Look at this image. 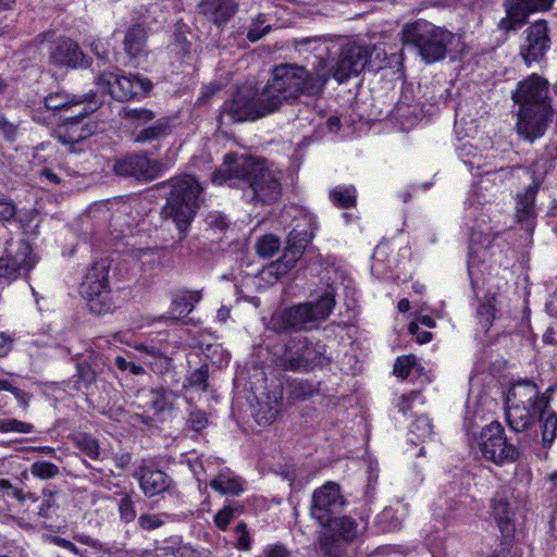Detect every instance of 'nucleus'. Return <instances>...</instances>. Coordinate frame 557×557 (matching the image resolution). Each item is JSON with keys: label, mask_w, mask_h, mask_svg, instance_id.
Returning <instances> with one entry per match:
<instances>
[{"label": "nucleus", "mask_w": 557, "mask_h": 557, "mask_svg": "<svg viewBox=\"0 0 557 557\" xmlns=\"http://www.w3.org/2000/svg\"><path fill=\"white\" fill-rule=\"evenodd\" d=\"M298 50L312 57L306 58L312 70L302 65L284 63L274 67L272 78L261 91L252 87H240L226 101L221 113V122L230 123L256 121L275 112L286 102L290 103L300 96L320 98L331 76L339 84L350 76L361 73L370 60L369 47L357 42L346 44L333 64L332 55L336 54V45L320 38L304 40Z\"/></svg>", "instance_id": "obj_1"}, {"label": "nucleus", "mask_w": 557, "mask_h": 557, "mask_svg": "<svg viewBox=\"0 0 557 557\" xmlns=\"http://www.w3.org/2000/svg\"><path fill=\"white\" fill-rule=\"evenodd\" d=\"M541 393L535 382L529 379L512 382L505 400L506 422L516 433L529 431L537 420L542 442L549 447L557 436V413L550 407V397Z\"/></svg>", "instance_id": "obj_2"}, {"label": "nucleus", "mask_w": 557, "mask_h": 557, "mask_svg": "<svg viewBox=\"0 0 557 557\" xmlns=\"http://www.w3.org/2000/svg\"><path fill=\"white\" fill-rule=\"evenodd\" d=\"M281 175L263 159L227 153L221 168L212 174V181L215 184H236L238 181L248 186L244 193L248 201L271 205L282 195Z\"/></svg>", "instance_id": "obj_3"}, {"label": "nucleus", "mask_w": 557, "mask_h": 557, "mask_svg": "<svg viewBox=\"0 0 557 557\" xmlns=\"http://www.w3.org/2000/svg\"><path fill=\"white\" fill-rule=\"evenodd\" d=\"M169 187L162 215L171 220L184 233L188 230L199 208L201 186L191 175H181L162 184Z\"/></svg>", "instance_id": "obj_4"}, {"label": "nucleus", "mask_w": 557, "mask_h": 557, "mask_svg": "<svg viewBox=\"0 0 557 557\" xmlns=\"http://www.w3.org/2000/svg\"><path fill=\"white\" fill-rule=\"evenodd\" d=\"M334 307L335 294L329 288L314 301L299 304L275 313L271 319L272 329L277 333L317 329L330 317Z\"/></svg>", "instance_id": "obj_5"}, {"label": "nucleus", "mask_w": 557, "mask_h": 557, "mask_svg": "<svg viewBox=\"0 0 557 557\" xmlns=\"http://www.w3.org/2000/svg\"><path fill=\"white\" fill-rule=\"evenodd\" d=\"M403 40L411 45L425 63L431 64L445 59L455 35L425 20H419L404 27Z\"/></svg>", "instance_id": "obj_6"}, {"label": "nucleus", "mask_w": 557, "mask_h": 557, "mask_svg": "<svg viewBox=\"0 0 557 557\" xmlns=\"http://www.w3.org/2000/svg\"><path fill=\"white\" fill-rule=\"evenodd\" d=\"M275 364L284 371L306 372L315 367H325L330 363L326 356V345L322 342H312L306 336L289 338L275 352Z\"/></svg>", "instance_id": "obj_7"}, {"label": "nucleus", "mask_w": 557, "mask_h": 557, "mask_svg": "<svg viewBox=\"0 0 557 557\" xmlns=\"http://www.w3.org/2000/svg\"><path fill=\"white\" fill-rule=\"evenodd\" d=\"M478 446L482 457L496 466L512 463L520 455L518 448L508 442L505 429L498 421L481 430Z\"/></svg>", "instance_id": "obj_8"}, {"label": "nucleus", "mask_w": 557, "mask_h": 557, "mask_svg": "<svg viewBox=\"0 0 557 557\" xmlns=\"http://www.w3.org/2000/svg\"><path fill=\"white\" fill-rule=\"evenodd\" d=\"M97 85L116 101H128L147 95L152 83L138 75H122L120 71H103L97 76Z\"/></svg>", "instance_id": "obj_9"}, {"label": "nucleus", "mask_w": 557, "mask_h": 557, "mask_svg": "<svg viewBox=\"0 0 557 557\" xmlns=\"http://www.w3.org/2000/svg\"><path fill=\"white\" fill-rule=\"evenodd\" d=\"M162 166L160 161L150 159L147 153L134 152L116 158L112 169L117 176L150 182L158 177Z\"/></svg>", "instance_id": "obj_10"}, {"label": "nucleus", "mask_w": 557, "mask_h": 557, "mask_svg": "<svg viewBox=\"0 0 557 557\" xmlns=\"http://www.w3.org/2000/svg\"><path fill=\"white\" fill-rule=\"evenodd\" d=\"M344 506L345 500L341 494L339 485L327 482L313 492L310 513L321 525H326L333 517L341 513Z\"/></svg>", "instance_id": "obj_11"}, {"label": "nucleus", "mask_w": 557, "mask_h": 557, "mask_svg": "<svg viewBox=\"0 0 557 557\" xmlns=\"http://www.w3.org/2000/svg\"><path fill=\"white\" fill-rule=\"evenodd\" d=\"M548 94V81L537 74H532L518 84L512 94V100L519 104V109H535L546 106L553 108Z\"/></svg>", "instance_id": "obj_12"}, {"label": "nucleus", "mask_w": 557, "mask_h": 557, "mask_svg": "<svg viewBox=\"0 0 557 557\" xmlns=\"http://www.w3.org/2000/svg\"><path fill=\"white\" fill-rule=\"evenodd\" d=\"M523 41L520 45V55L530 65L541 62L550 48L547 22L539 20L523 32Z\"/></svg>", "instance_id": "obj_13"}, {"label": "nucleus", "mask_w": 557, "mask_h": 557, "mask_svg": "<svg viewBox=\"0 0 557 557\" xmlns=\"http://www.w3.org/2000/svg\"><path fill=\"white\" fill-rule=\"evenodd\" d=\"M554 119L553 108L519 109L516 125L520 137L529 143L542 137Z\"/></svg>", "instance_id": "obj_14"}, {"label": "nucleus", "mask_w": 557, "mask_h": 557, "mask_svg": "<svg viewBox=\"0 0 557 557\" xmlns=\"http://www.w3.org/2000/svg\"><path fill=\"white\" fill-rule=\"evenodd\" d=\"M95 109L96 103H94V107L88 104V109L85 107L83 111L78 112L76 115L67 117L54 129L53 136L61 144L70 147L88 138L96 132L97 126L94 123L86 122L85 117Z\"/></svg>", "instance_id": "obj_15"}, {"label": "nucleus", "mask_w": 557, "mask_h": 557, "mask_svg": "<svg viewBox=\"0 0 557 557\" xmlns=\"http://www.w3.org/2000/svg\"><path fill=\"white\" fill-rule=\"evenodd\" d=\"M35 263L29 244L22 240L17 244L15 251L7 249L5 255L0 258V277L9 281L16 280L29 273Z\"/></svg>", "instance_id": "obj_16"}, {"label": "nucleus", "mask_w": 557, "mask_h": 557, "mask_svg": "<svg viewBox=\"0 0 557 557\" xmlns=\"http://www.w3.org/2000/svg\"><path fill=\"white\" fill-rule=\"evenodd\" d=\"M109 261L101 259L96 261L85 274L84 281L81 284V294L89 298L91 301L90 308L95 310L96 298L101 297L109 290Z\"/></svg>", "instance_id": "obj_17"}, {"label": "nucleus", "mask_w": 557, "mask_h": 557, "mask_svg": "<svg viewBox=\"0 0 557 557\" xmlns=\"http://www.w3.org/2000/svg\"><path fill=\"white\" fill-rule=\"evenodd\" d=\"M313 234L307 226L300 227L297 225L293 228L287 237V245L284 249L283 256L278 260L277 268L283 267L284 270L293 268L296 261L302 256L306 246L312 239Z\"/></svg>", "instance_id": "obj_18"}, {"label": "nucleus", "mask_w": 557, "mask_h": 557, "mask_svg": "<svg viewBox=\"0 0 557 557\" xmlns=\"http://www.w3.org/2000/svg\"><path fill=\"white\" fill-rule=\"evenodd\" d=\"M134 476L138 480L143 493L148 497L168 492L174 484L172 478L165 472L146 466L139 467Z\"/></svg>", "instance_id": "obj_19"}, {"label": "nucleus", "mask_w": 557, "mask_h": 557, "mask_svg": "<svg viewBox=\"0 0 557 557\" xmlns=\"http://www.w3.org/2000/svg\"><path fill=\"white\" fill-rule=\"evenodd\" d=\"M199 12L218 27L226 25L237 13L235 0H200Z\"/></svg>", "instance_id": "obj_20"}, {"label": "nucleus", "mask_w": 557, "mask_h": 557, "mask_svg": "<svg viewBox=\"0 0 557 557\" xmlns=\"http://www.w3.org/2000/svg\"><path fill=\"white\" fill-rule=\"evenodd\" d=\"M51 62L70 66H87V60L78 45L72 39H60L53 44L50 51Z\"/></svg>", "instance_id": "obj_21"}, {"label": "nucleus", "mask_w": 557, "mask_h": 557, "mask_svg": "<svg viewBox=\"0 0 557 557\" xmlns=\"http://www.w3.org/2000/svg\"><path fill=\"white\" fill-rule=\"evenodd\" d=\"M490 508L503 536H511L515 532L516 512L504 492H497L494 495Z\"/></svg>", "instance_id": "obj_22"}, {"label": "nucleus", "mask_w": 557, "mask_h": 557, "mask_svg": "<svg viewBox=\"0 0 557 557\" xmlns=\"http://www.w3.org/2000/svg\"><path fill=\"white\" fill-rule=\"evenodd\" d=\"M283 392L281 388L268 393L267 401L260 404L256 419L260 425L272 423L281 412Z\"/></svg>", "instance_id": "obj_23"}, {"label": "nucleus", "mask_w": 557, "mask_h": 557, "mask_svg": "<svg viewBox=\"0 0 557 557\" xmlns=\"http://www.w3.org/2000/svg\"><path fill=\"white\" fill-rule=\"evenodd\" d=\"M210 486L222 495L239 496L244 492L243 480L230 471H223L211 480Z\"/></svg>", "instance_id": "obj_24"}, {"label": "nucleus", "mask_w": 557, "mask_h": 557, "mask_svg": "<svg viewBox=\"0 0 557 557\" xmlns=\"http://www.w3.org/2000/svg\"><path fill=\"white\" fill-rule=\"evenodd\" d=\"M325 530L342 539L343 542H351L358 535V524L349 517H333L332 521L323 525Z\"/></svg>", "instance_id": "obj_25"}, {"label": "nucleus", "mask_w": 557, "mask_h": 557, "mask_svg": "<svg viewBox=\"0 0 557 557\" xmlns=\"http://www.w3.org/2000/svg\"><path fill=\"white\" fill-rule=\"evenodd\" d=\"M555 0H513L509 5V13L518 21H525L533 12L549 10Z\"/></svg>", "instance_id": "obj_26"}, {"label": "nucleus", "mask_w": 557, "mask_h": 557, "mask_svg": "<svg viewBox=\"0 0 557 557\" xmlns=\"http://www.w3.org/2000/svg\"><path fill=\"white\" fill-rule=\"evenodd\" d=\"M147 41V32L143 25L136 24L129 27L124 37V50L132 57L136 58L145 49Z\"/></svg>", "instance_id": "obj_27"}, {"label": "nucleus", "mask_w": 557, "mask_h": 557, "mask_svg": "<svg viewBox=\"0 0 557 557\" xmlns=\"http://www.w3.org/2000/svg\"><path fill=\"white\" fill-rule=\"evenodd\" d=\"M171 134L170 120L168 117L157 120L152 125L138 132L134 141L137 144H146L160 140Z\"/></svg>", "instance_id": "obj_28"}, {"label": "nucleus", "mask_w": 557, "mask_h": 557, "mask_svg": "<svg viewBox=\"0 0 557 557\" xmlns=\"http://www.w3.org/2000/svg\"><path fill=\"white\" fill-rule=\"evenodd\" d=\"M176 398L173 391L160 387L150 391L148 405L156 413H162L172 410Z\"/></svg>", "instance_id": "obj_29"}, {"label": "nucleus", "mask_w": 557, "mask_h": 557, "mask_svg": "<svg viewBox=\"0 0 557 557\" xmlns=\"http://www.w3.org/2000/svg\"><path fill=\"white\" fill-rule=\"evenodd\" d=\"M198 292H181L172 300V314L177 319L188 315L200 300Z\"/></svg>", "instance_id": "obj_30"}, {"label": "nucleus", "mask_w": 557, "mask_h": 557, "mask_svg": "<svg viewBox=\"0 0 557 557\" xmlns=\"http://www.w3.org/2000/svg\"><path fill=\"white\" fill-rule=\"evenodd\" d=\"M84 101V96L70 95L64 91H59L48 95L45 98L44 103L48 110L58 111L69 109L76 104H81Z\"/></svg>", "instance_id": "obj_31"}, {"label": "nucleus", "mask_w": 557, "mask_h": 557, "mask_svg": "<svg viewBox=\"0 0 557 557\" xmlns=\"http://www.w3.org/2000/svg\"><path fill=\"white\" fill-rule=\"evenodd\" d=\"M536 187L529 186L523 195H518L517 216L519 221L528 220L533 215Z\"/></svg>", "instance_id": "obj_32"}, {"label": "nucleus", "mask_w": 557, "mask_h": 557, "mask_svg": "<svg viewBox=\"0 0 557 557\" xmlns=\"http://www.w3.org/2000/svg\"><path fill=\"white\" fill-rule=\"evenodd\" d=\"M73 444L91 459H98L100 454L99 442L94 436L81 433L73 437Z\"/></svg>", "instance_id": "obj_33"}, {"label": "nucleus", "mask_w": 557, "mask_h": 557, "mask_svg": "<svg viewBox=\"0 0 557 557\" xmlns=\"http://www.w3.org/2000/svg\"><path fill=\"white\" fill-rule=\"evenodd\" d=\"M343 543L342 539L335 536L327 530H324L320 540L321 549L329 557H341L344 554Z\"/></svg>", "instance_id": "obj_34"}, {"label": "nucleus", "mask_w": 557, "mask_h": 557, "mask_svg": "<svg viewBox=\"0 0 557 557\" xmlns=\"http://www.w3.org/2000/svg\"><path fill=\"white\" fill-rule=\"evenodd\" d=\"M77 380L75 381L77 389L89 388L97 380L96 370L88 362H79L76 367Z\"/></svg>", "instance_id": "obj_35"}, {"label": "nucleus", "mask_w": 557, "mask_h": 557, "mask_svg": "<svg viewBox=\"0 0 557 557\" xmlns=\"http://www.w3.org/2000/svg\"><path fill=\"white\" fill-rule=\"evenodd\" d=\"M122 116L123 119L132 123H137L138 125L146 124L156 117L154 113L149 109L131 107H125L123 109Z\"/></svg>", "instance_id": "obj_36"}, {"label": "nucleus", "mask_w": 557, "mask_h": 557, "mask_svg": "<svg viewBox=\"0 0 557 557\" xmlns=\"http://www.w3.org/2000/svg\"><path fill=\"white\" fill-rule=\"evenodd\" d=\"M30 473L38 479L50 480L60 474V469L52 462L39 460L30 466Z\"/></svg>", "instance_id": "obj_37"}, {"label": "nucleus", "mask_w": 557, "mask_h": 557, "mask_svg": "<svg viewBox=\"0 0 557 557\" xmlns=\"http://www.w3.org/2000/svg\"><path fill=\"white\" fill-rule=\"evenodd\" d=\"M280 239L274 235H265L257 244V252L262 258H272L278 251Z\"/></svg>", "instance_id": "obj_38"}, {"label": "nucleus", "mask_w": 557, "mask_h": 557, "mask_svg": "<svg viewBox=\"0 0 557 557\" xmlns=\"http://www.w3.org/2000/svg\"><path fill=\"white\" fill-rule=\"evenodd\" d=\"M34 431V425L14 418L0 420V433L28 434Z\"/></svg>", "instance_id": "obj_39"}, {"label": "nucleus", "mask_w": 557, "mask_h": 557, "mask_svg": "<svg viewBox=\"0 0 557 557\" xmlns=\"http://www.w3.org/2000/svg\"><path fill=\"white\" fill-rule=\"evenodd\" d=\"M332 201L341 208H351L356 202L354 188H335L331 191Z\"/></svg>", "instance_id": "obj_40"}, {"label": "nucleus", "mask_w": 557, "mask_h": 557, "mask_svg": "<svg viewBox=\"0 0 557 557\" xmlns=\"http://www.w3.org/2000/svg\"><path fill=\"white\" fill-rule=\"evenodd\" d=\"M289 394L294 399H305L315 393V386L308 381L294 380L288 385Z\"/></svg>", "instance_id": "obj_41"}, {"label": "nucleus", "mask_w": 557, "mask_h": 557, "mask_svg": "<svg viewBox=\"0 0 557 557\" xmlns=\"http://www.w3.org/2000/svg\"><path fill=\"white\" fill-rule=\"evenodd\" d=\"M242 508L233 506H224L214 516V523L220 530H226L231 521L235 518L236 513H240Z\"/></svg>", "instance_id": "obj_42"}, {"label": "nucleus", "mask_w": 557, "mask_h": 557, "mask_svg": "<svg viewBox=\"0 0 557 557\" xmlns=\"http://www.w3.org/2000/svg\"><path fill=\"white\" fill-rule=\"evenodd\" d=\"M411 433L418 438L424 440L433 434V424L429 417L421 416L411 425Z\"/></svg>", "instance_id": "obj_43"}, {"label": "nucleus", "mask_w": 557, "mask_h": 557, "mask_svg": "<svg viewBox=\"0 0 557 557\" xmlns=\"http://www.w3.org/2000/svg\"><path fill=\"white\" fill-rule=\"evenodd\" d=\"M119 512L121 519L126 523L132 522L136 518L134 502L128 494H125L119 502Z\"/></svg>", "instance_id": "obj_44"}, {"label": "nucleus", "mask_w": 557, "mask_h": 557, "mask_svg": "<svg viewBox=\"0 0 557 557\" xmlns=\"http://www.w3.org/2000/svg\"><path fill=\"white\" fill-rule=\"evenodd\" d=\"M234 532L236 534V547L239 550H249L251 548V537L248 532L247 524L245 522H239L235 527Z\"/></svg>", "instance_id": "obj_45"}, {"label": "nucleus", "mask_w": 557, "mask_h": 557, "mask_svg": "<svg viewBox=\"0 0 557 557\" xmlns=\"http://www.w3.org/2000/svg\"><path fill=\"white\" fill-rule=\"evenodd\" d=\"M264 21H265L264 15H262V14H260L256 20L252 21L251 26L247 33V38L251 42L258 41L259 39H261L264 35H267L270 32V29H271L270 25H267L261 28V25L264 23Z\"/></svg>", "instance_id": "obj_46"}, {"label": "nucleus", "mask_w": 557, "mask_h": 557, "mask_svg": "<svg viewBox=\"0 0 557 557\" xmlns=\"http://www.w3.org/2000/svg\"><path fill=\"white\" fill-rule=\"evenodd\" d=\"M416 363V358L413 356H401L396 359L394 364V374L399 377L406 379L409 376L411 368Z\"/></svg>", "instance_id": "obj_47"}, {"label": "nucleus", "mask_w": 557, "mask_h": 557, "mask_svg": "<svg viewBox=\"0 0 557 557\" xmlns=\"http://www.w3.org/2000/svg\"><path fill=\"white\" fill-rule=\"evenodd\" d=\"M187 423L193 431L197 433L201 432L208 425V418L206 412L198 409H193L189 412Z\"/></svg>", "instance_id": "obj_48"}, {"label": "nucleus", "mask_w": 557, "mask_h": 557, "mask_svg": "<svg viewBox=\"0 0 557 557\" xmlns=\"http://www.w3.org/2000/svg\"><path fill=\"white\" fill-rule=\"evenodd\" d=\"M208 379H209L208 367L201 366L200 368H198L190 374L189 384L194 387L201 389V391H207Z\"/></svg>", "instance_id": "obj_49"}, {"label": "nucleus", "mask_w": 557, "mask_h": 557, "mask_svg": "<svg viewBox=\"0 0 557 557\" xmlns=\"http://www.w3.org/2000/svg\"><path fill=\"white\" fill-rule=\"evenodd\" d=\"M486 257H487L486 248H484L482 246H478L475 244H471V246L469 248V257H468L469 269L475 267L480 262H482V263L485 262Z\"/></svg>", "instance_id": "obj_50"}, {"label": "nucleus", "mask_w": 557, "mask_h": 557, "mask_svg": "<svg viewBox=\"0 0 557 557\" xmlns=\"http://www.w3.org/2000/svg\"><path fill=\"white\" fill-rule=\"evenodd\" d=\"M16 215V206L15 203L5 198L0 197V222L5 223L10 222Z\"/></svg>", "instance_id": "obj_51"}, {"label": "nucleus", "mask_w": 557, "mask_h": 557, "mask_svg": "<svg viewBox=\"0 0 557 557\" xmlns=\"http://www.w3.org/2000/svg\"><path fill=\"white\" fill-rule=\"evenodd\" d=\"M138 524L141 529L147 531L156 530L164 524L160 515L144 513L138 518Z\"/></svg>", "instance_id": "obj_52"}, {"label": "nucleus", "mask_w": 557, "mask_h": 557, "mask_svg": "<svg viewBox=\"0 0 557 557\" xmlns=\"http://www.w3.org/2000/svg\"><path fill=\"white\" fill-rule=\"evenodd\" d=\"M18 126L0 115V136L8 141H14L17 136Z\"/></svg>", "instance_id": "obj_53"}, {"label": "nucleus", "mask_w": 557, "mask_h": 557, "mask_svg": "<svg viewBox=\"0 0 557 557\" xmlns=\"http://www.w3.org/2000/svg\"><path fill=\"white\" fill-rule=\"evenodd\" d=\"M259 557H290V552L283 544L268 545Z\"/></svg>", "instance_id": "obj_54"}, {"label": "nucleus", "mask_w": 557, "mask_h": 557, "mask_svg": "<svg viewBox=\"0 0 557 557\" xmlns=\"http://www.w3.org/2000/svg\"><path fill=\"white\" fill-rule=\"evenodd\" d=\"M478 313L481 317L482 324L486 327L490 326L494 319V307L491 304V300L482 304L478 309Z\"/></svg>", "instance_id": "obj_55"}, {"label": "nucleus", "mask_w": 557, "mask_h": 557, "mask_svg": "<svg viewBox=\"0 0 557 557\" xmlns=\"http://www.w3.org/2000/svg\"><path fill=\"white\" fill-rule=\"evenodd\" d=\"M524 23V21H518L516 16L509 13V5L507 7V16L502 18L499 22V28L503 30H511L516 29L519 25Z\"/></svg>", "instance_id": "obj_56"}, {"label": "nucleus", "mask_w": 557, "mask_h": 557, "mask_svg": "<svg viewBox=\"0 0 557 557\" xmlns=\"http://www.w3.org/2000/svg\"><path fill=\"white\" fill-rule=\"evenodd\" d=\"M7 392H10L24 409L28 408L29 395L25 391L10 384V388H8Z\"/></svg>", "instance_id": "obj_57"}, {"label": "nucleus", "mask_w": 557, "mask_h": 557, "mask_svg": "<svg viewBox=\"0 0 557 557\" xmlns=\"http://www.w3.org/2000/svg\"><path fill=\"white\" fill-rule=\"evenodd\" d=\"M419 397V393L410 392L408 394H403L397 404L399 411L406 413L410 409V403L416 400Z\"/></svg>", "instance_id": "obj_58"}, {"label": "nucleus", "mask_w": 557, "mask_h": 557, "mask_svg": "<svg viewBox=\"0 0 557 557\" xmlns=\"http://www.w3.org/2000/svg\"><path fill=\"white\" fill-rule=\"evenodd\" d=\"M409 332L411 334L417 335V341L420 344L429 343L432 338V334L430 332H426V331L419 332V326L416 323L409 324Z\"/></svg>", "instance_id": "obj_59"}, {"label": "nucleus", "mask_w": 557, "mask_h": 557, "mask_svg": "<svg viewBox=\"0 0 557 557\" xmlns=\"http://www.w3.org/2000/svg\"><path fill=\"white\" fill-rule=\"evenodd\" d=\"M12 338L3 333H0V357L7 356L12 349Z\"/></svg>", "instance_id": "obj_60"}, {"label": "nucleus", "mask_w": 557, "mask_h": 557, "mask_svg": "<svg viewBox=\"0 0 557 557\" xmlns=\"http://www.w3.org/2000/svg\"><path fill=\"white\" fill-rule=\"evenodd\" d=\"M113 460L117 468L125 469L132 461V455L129 453L115 454Z\"/></svg>", "instance_id": "obj_61"}, {"label": "nucleus", "mask_w": 557, "mask_h": 557, "mask_svg": "<svg viewBox=\"0 0 557 557\" xmlns=\"http://www.w3.org/2000/svg\"><path fill=\"white\" fill-rule=\"evenodd\" d=\"M53 543L57 544L58 546H61L70 552H72L75 555L79 554L78 548L72 542H70L63 537H59V536L53 537Z\"/></svg>", "instance_id": "obj_62"}, {"label": "nucleus", "mask_w": 557, "mask_h": 557, "mask_svg": "<svg viewBox=\"0 0 557 557\" xmlns=\"http://www.w3.org/2000/svg\"><path fill=\"white\" fill-rule=\"evenodd\" d=\"M41 176L46 177L48 181L55 185L60 184V177L48 168L41 170Z\"/></svg>", "instance_id": "obj_63"}, {"label": "nucleus", "mask_w": 557, "mask_h": 557, "mask_svg": "<svg viewBox=\"0 0 557 557\" xmlns=\"http://www.w3.org/2000/svg\"><path fill=\"white\" fill-rule=\"evenodd\" d=\"M330 132H336L341 128V119L337 116H330L326 122Z\"/></svg>", "instance_id": "obj_64"}]
</instances>
